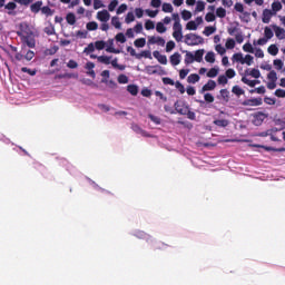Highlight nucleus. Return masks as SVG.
<instances>
[{"instance_id": "obj_1", "label": "nucleus", "mask_w": 285, "mask_h": 285, "mask_svg": "<svg viewBox=\"0 0 285 285\" xmlns=\"http://www.w3.org/2000/svg\"><path fill=\"white\" fill-rule=\"evenodd\" d=\"M186 46H199L204 43V38L202 36H197L195 33H187L185 36Z\"/></svg>"}, {"instance_id": "obj_2", "label": "nucleus", "mask_w": 285, "mask_h": 285, "mask_svg": "<svg viewBox=\"0 0 285 285\" xmlns=\"http://www.w3.org/2000/svg\"><path fill=\"white\" fill-rule=\"evenodd\" d=\"M24 31H18V37H20L22 43H26L28 48H35L37 46V42L35 38L30 37L29 32L23 33Z\"/></svg>"}, {"instance_id": "obj_3", "label": "nucleus", "mask_w": 285, "mask_h": 285, "mask_svg": "<svg viewBox=\"0 0 285 285\" xmlns=\"http://www.w3.org/2000/svg\"><path fill=\"white\" fill-rule=\"evenodd\" d=\"M267 117H268V115H266L262 111H257L256 114L253 115L252 124H254V126H262V124H264V120Z\"/></svg>"}, {"instance_id": "obj_4", "label": "nucleus", "mask_w": 285, "mask_h": 285, "mask_svg": "<svg viewBox=\"0 0 285 285\" xmlns=\"http://www.w3.org/2000/svg\"><path fill=\"white\" fill-rule=\"evenodd\" d=\"M96 19H98V21H101V23H108L110 21V12H108V10L106 9L98 11Z\"/></svg>"}, {"instance_id": "obj_5", "label": "nucleus", "mask_w": 285, "mask_h": 285, "mask_svg": "<svg viewBox=\"0 0 285 285\" xmlns=\"http://www.w3.org/2000/svg\"><path fill=\"white\" fill-rule=\"evenodd\" d=\"M148 43L150 45V46H161V47H164V46H166V40L164 39V38H161V37H159V36H150L149 38H148Z\"/></svg>"}, {"instance_id": "obj_6", "label": "nucleus", "mask_w": 285, "mask_h": 285, "mask_svg": "<svg viewBox=\"0 0 285 285\" xmlns=\"http://www.w3.org/2000/svg\"><path fill=\"white\" fill-rule=\"evenodd\" d=\"M217 88V82L215 80H208L207 83H205L202 89L200 94L204 95V92H208L210 90H215Z\"/></svg>"}, {"instance_id": "obj_7", "label": "nucleus", "mask_w": 285, "mask_h": 285, "mask_svg": "<svg viewBox=\"0 0 285 285\" xmlns=\"http://www.w3.org/2000/svg\"><path fill=\"white\" fill-rule=\"evenodd\" d=\"M174 108L175 110L178 112V115H186L188 112V106L179 102V101H176L175 105H174Z\"/></svg>"}, {"instance_id": "obj_8", "label": "nucleus", "mask_w": 285, "mask_h": 285, "mask_svg": "<svg viewBox=\"0 0 285 285\" xmlns=\"http://www.w3.org/2000/svg\"><path fill=\"white\" fill-rule=\"evenodd\" d=\"M217 99H220L222 101H225V104H228V101H230V91H228V89H220Z\"/></svg>"}, {"instance_id": "obj_9", "label": "nucleus", "mask_w": 285, "mask_h": 285, "mask_svg": "<svg viewBox=\"0 0 285 285\" xmlns=\"http://www.w3.org/2000/svg\"><path fill=\"white\" fill-rule=\"evenodd\" d=\"M114 46H115V40L109 39L107 42L106 52H111V55H119V52H121V50L116 49Z\"/></svg>"}, {"instance_id": "obj_10", "label": "nucleus", "mask_w": 285, "mask_h": 285, "mask_svg": "<svg viewBox=\"0 0 285 285\" xmlns=\"http://www.w3.org/2000/svg\"><path fill=\"white\" fill-rule=\"evenodd\" d=\"M153 56L155 57V59H157V61H159L163 66H166V63H168V58L166 57V55H161L158 50L153 52Z\"/></svg>"}, {"instance_id": "obj_11", "label": "nucleus", "mask_w": 285, "mask_h": 285, "mask_svg": "<svg viewBox=\"0 0 285 285\" xmlns=\"http://www.w3.org/2000/svg\"><path fill=\"white\" fill-rule=\"evenodd\" d=\"M43 6V1L39 0V1H36L35 3H32L30 6V11L33 13V14H39V12H41V8Z\"/></svg>"}, {"instance_id": "obj_12", "label": "nucleus", "mask_w": 285, "mask_h": 285, "mask_svg": "<svg viewBox=\"0 0 285 285\" xmlns=\"http://www.w3.org/2000/svg\"><path fill=\"white\" fill-rule=\"evenodd\" d=\"M262 98H252L243 101V106H262Z\"/></svg>"}, {"instance_id": "obj_13", "label": "nucleus", "mask_w": 285, "mask_h": 285, "mask_svg": "<svg viewBox=\"0 0 285 285\" xmlns=\"http://www.w3.org/2000/svg\"><path fill=\"white\" fill-rule=\"evenodd\" d=\"M169 61L171 66H179L181 63V55L179 52H175L169 57Z\"/></svg>"}, {"instance_id": "obj_14", "label": "nucleus", "mask_w": 285, "mask_h": 285, "mask_svg": "<svg viewBox=\"0 0 285 285\" xmlns=\"http://www.w3.org/2000/svg\"><path fill=\"white\" fill-rule=\"evenodd\" d=\"M273 11L271 9H265L263 10V18L262 21L263 23H271V19H273Z\"/></svg>"}, {"instance_id": "obj_15", "label": "nucleus", "mask_w": 285, "mask_h": 285, "mask_svg": "<svg viewBox=\"0 0 285 285\" xmlns=\"http://www.w3.org/2000/svg\"><path fill=\"white\" fill-rule=\"evenodd\" d=\"M273 30L277 37V39H285V30L282 27H277V24L273 26Z\"/></svg>"}, {"instance_id": "obj_16", "label": "nucleus", "mask_w": 285, "mask_h": 285, "mask_svg": "<svg viewBox=\"0 0 285 285\" xmlns=\"http://www.w3.org/2000/svg\"><path fill=\"white\" fill-rule=\"evenodd\" d=\"M214 126H217L218 128H227V126L230 124L228 119H216L213 121Z\"/></svg>"}, {"instance_id": "obj_17", "label": "nucleus", "mask_w": 285, "mask_h": 285, "mask_svg": "<svg viewBox=\"0 0 285 285\" xmlns=\"http://www.w3.org/2000/svg\"><path fill=\"white\" fill-rule=\"evenodd\" d=\"M194 61H197V63H202L204 61V49L196 50Z\"/></svg>"}, {"instance_id": "obj_18", "label": "nucleus", "mask_w": 285, "mask_h": 285, "mask_svg": "<svg viewBox=\"0 0 285 285\" xmlns=\"http://www.w3.org/2000/svg\"><path fill=\"white\" fill-rule=\"evenodd\" d=\"M127 92L132 95V97H137L139 95V87L137 85H129L127 86Z\"/></svg>"}, {"instance_id": "obj_19", "label": "nucleus", "mask_w": 285, "mask_h": 285, "mask_svg": "<svg viewBox=\"0 0 285 285\" xmlns=\"http://www.w3.org/2000/svg\"><path fill=\"white\" fill-rule=\"evenodd\" d=\"M111 59H112V56H98V62L105 63V66H110Z\"/></svg>"}, {"instance_id": "obj_20", "label": "nucleus", "mask_w": 285, "mask_h": 285, "mask_svg": "<svg viewBox=\"0 0 285 285\" xmlns=\"http://www.w3.org/2000/svg\"><path fill=\"white\" fill-rule=\"evenodd\" d=\"M194 61H195V55H193V52L190 51H186V55H185L186 66H190V63H194Z\"/></svg>"}, {"instance_id": "obj_21", "label": "nucleus", "mask_w": 285, "mask_h": 285, "mask_svg": "<svg viewBox=\"0 0 285 285\" xmlns=\"http://www.w3.org/2000/svg\"><path fill=\"white\" fill-rule=\"evenodd\" d=\"M202 78L197 73H190L187 77V83H197Z\"/></svg>"}, {"instance_id": "obj_22", "label": "nucleus", "mask_w": 285, "mask_h": 285, "mask_svg": "<svg viewBox=\"0 0 285 285\" xmlns=\"http://www.w3.org/2000/svg\"><path fill=\"white\" fill-rule=\"evenodd\" d=\"M41 14H46V17H52L55 14V10L50 9V7L45 6L40 9Z\"/></svg>"}, {"instance_id": "obj_23", "label": "nucleus", "mask_w": 285, "mask_h": 285, "mask_svg": "<svg viewBox=\"0 0 285 285\" xmlns=\"http://www.w3.org/2000/svg\"><path fill=\"white\" fill-rule=\"evenodd\" d=\"M66 21L67 23H69V26H75L77 23V17L75 16V13L70 12L67 14Z\"/></svg>"}, {"instance_id": "obj_24", "label": "nucleus", "mask_w": 285, "mask_h": 285, "mask_svg": "<svg viewBox=\"0 0 285 285\" xmlns=\"http://www.w3.org/2000/svg\"><path fill=\"white\" fill-rule=\"evenodd\" d=\"M267 52L269 55H272V57H277L278 52H279V48H277V45H271L268 48H267Z\"/></svg>"}, {"instance_id": "obj_25", "label": "nucleus", "mask_w": 285, "mask_h": 285, "mask_svg": "<svg viewBox=\"0 0 285 285\" xmlns=\"http://www.w3.org/2000/svg\"><path fill=\"white\" fill-rule=\"evenodd\" d=\"M232 92H233V95H236V97H242V95H245L246 91H244V89H242V87L235 85L232 88Z\"/></svg>"}, {"instance_id": "obj_26", "label": "nucleus", "mask_w": 285, "mask_h": 285, "mask_svg": "<svg viewBox=\"0 0 285 285\" xmlns=\"http://www.w3.org/2000/svg\"><path fill=\"white\" fill-rule=\"evenodd\" d=\"M87 30H89L90 32L98 30L99 29V23H97L96 21H90L86 24Z\"/></svg>"}, {"instance_id": "obj_27", "label": "nucleus", "mask_w": 285, "mask_h": 285, "mask_svg": "<svg viewBox=\"0 0 285 285\" xmlns=\"http://www.w3.org/2000/svg\"><path fill=\"white\" fill-rule=\"evenodd\" d=\"M205 61H207V63H215V52L208 51L205 56Z\"/></svg>"}, {"instance_id": "obj_28", "label": "nucleus", "mask_w": 285, "mask_h": 285, "mask_svg": "<svg viewBox=\"0 0 285 285\" xmlns=\"http://www.w3.org/2000/svg\"><path fill=\"white\" fill-rule=\"evenodd\" d=\"M136 48H144L146 46V38H138L134 41Z\"/></svg>"}, {"instance_id": "obj_29", "label": "nucleus", "mask_w": 285, "mask_h": 285, "mask_svg": "<svg viewBox=\"0 0 285 285\" xmlns=\"http://www.w3.org/2000/svg\"><path fill=\"white\" fill-rule=\"evenodd\" d=\"M250 95L257 92V95H265L266 94V87L261 86L255 89L249 90Z\"/></svg>"}, {"instance_id": "obj_30", "label": "nucleus", "mask_w": 285, "mask_h": 285, "mask_svg": "<svg viewBox=\"0 0 285 285\" xmlns=\"http://www.w3.org/2000/svg\"><path fill=\"white\" fill-rule=\"evenodd\" d=\"M216 30L217 28L215 27H205L203 35H205V37H210V35H214Z\"/></svg>"}, {"instance_id": "obj_31", "label": "nucleus", "mask_w": 285, "mask_h": 285, "mask_svg": "<svg viewBox=\"0 0 285 285\" xmlns=\"http://www.w3.org/2000/svg\"><path fill=\"white\" fill-rule=\"evenodd\" d=\"M111 26H114V28L117 30L121 29V21H119V17L111 18Z\"/></svg>"}, {"instance_id": "obj_32", "label": "nucleus", "mask_w": 285, "mask_h": 285, "mask_svg": "<svg viewBox=\"0 0 285 285\" xmlns=\"http://www.w3.org/2000/svg\"><path fill=\"white\" fill-rule=\"evenodd\" d=\"M243 50H244V52H249L250 55L255 53V49L253 48V45H250V42H246L243 46Z\"/></svg>"}, {"instance_id": "obj_33", "label": "nucleus", "mask_w": 285, "mask_h": 285, "mask_svg": "<svg viewBox=\"0 0 285 285\" xmlns=\"http://www.w3.org/2000/svg\"><path fill=\"white\" fill-rule=\"evenodd\" d=\"M218 75H219V69L217 68H212L209 72H207V77L209 79H215V77H217Z\"/></svg>"}, {"instance_id": "obj_34", "label": "nucleus", "mask_w": 285, "mask_h": 285, "mask_svg": "<svg viewBox=\"0 0 285 285\" xmlns=\"http://www.w3.org/2000/svg\"><path fill=\"white\" fill-rule=\"evenodd\" d=\"M216 17H218L219 19H224L226 17V9H224L223 7L217 8Z\"/></svg>"}, {"instance_id": "obj_35", "label": "nucleus", "mask_w": 285, "mask_h": 285, "mask_svg": "<svg viewBox=\"0 0 285 285\" xmlns=\"http://www.w3.org/2000/svg\"><path fill=\"white\" fill-rule=\"evenodd\" d=\"M233 61H236L237 63H242L243 65V61H244V55L243 53H234L233 55Z\"/></svg>"}, {"instance_id": "obj_36", "label": "nucleus", "mask_w": 285, "mask_h": 285, "mask_svg": "<svg viewBox=\"0 0 285 285\" xmlns=\"http://www.w3.org/2000/svg\"><path fill=\"white\" fill-rule=\"evenodd\" d=\"M206 10V3L202 0L197 1L196 12H204Z\"/></svg>"}, {"instance_id": "obj_37", "label": "nucleus", "mask_w": 285, "mask_h": 285, "mask_svg": "<svg viewBox=\"0 0 285 285\" xmlns=\"http://www.w3.org/2000/svg\"><path fill=\"white\" fill-rule=\"evenodd\" d=\"M264 37L267 39V41L272 37H274L273 29H271L269 27H265V29H264Z\"/></svg>"}, {"instance_id": "obj_38", "label": "nucleus", "mask_w": 285, "mask_h": 285, "mask_svg": "<svg viewBox=\"0 0 285 285\" xmlns=\"http://www.w3.org/2000/svg\"><path fill=\"white\" fill-rule=\"evenodd\" d=\"M107 43L104 40H98L95 42L96 50H104L106 48Z\"/></svg>"}, {"instance_id": "obj_39", "label": "nucleus", "mask_w": 285, "mask_h": 285, "mask_svg": "<svg viewBox=\"0 0 285 285\" xmlns=\"http://www.w3.org/2000/svg\"><path fill=\"white\" fill-rule=\"evenodd\" d=\"M225 47L227 50H233V48H235V39L228 38L225 43Z\"/></svg>"}, {"instance_id": "obj_40", "label": "nucleus", "mask_w": 285, "mask_h": 285, "mask_svg": "<svg viewBox=\"0 0 285 285\" xmlns=\"http://www.w3.org/2000/svg\"><path fill=\"white\" fill-rule=\"evenodd\" d=\"M115 39L118 43H126V36L124 35V32L117 33Z\"/></svg>"}, {"instance_id": "obj_41", "label": "nucleus", "mask_w": 285, "mask_h": 285, "mask_svg": "<svg viewBox=\"0 0 285 285\" xmlns=\"http://www.w3.org/2000/svg\"><path fill=\"white\" fill-rule=\"evenodd\" d=\"M181 18L184 19V21H189V19L193 18V13L188 10H183Z\"/></svg>"}, {"instance_id": "obj_42", "label": "nucleus", "mask_w": 285, "mask_h": 285, "mask_svg": "<svg viewBox=\"0 0 285 285\" xmlns=\"http://www.w3.org/2000/svg\"><path fill=\"white\" fill-rule=\"evenodd\" d=\"M240 81L243 83H245L246 86H249V88H255V82L254 80H249L248 78H246L245 76L242 77Z\"/></svg>"}, {"instance_id": "obj_43", "label": "nucleus", "mask_w": 285, "mask_h": 285, "mask_svg": "<svg viewBox=\"0 0 285 285\" xmlns=\"http://www.w3.org/2000/svg\"><path fill=\"white\" fill-rule=\"evenodd\" d=\"M174 86L177 88L180 95H184V92H186V87H184V85L180 81H176Z\"/></svg>"}, {"instance_id": "obj_44", "label": "nucleus", "mask_w": 285, "mask_h": 285, "mask_svg": "<svg viewBox=\"0 0 285 285\" xmlns=\"http://www.w3.org/2000/svg\"><path fill=\"white\" fill-rule=\"evenodd\" d=\"M282 2L276 1L272 3V10L273 12H279V10H282Z\"/></svg>"}, {"instance_id": "obj_45", "label": "nucleus", "mask_w": 285, "mask_h": 285, "mask_svg": "<svg viewBox=\"0 0 285 285\" xmlns=\"http://www.w3.org/2000/svg\"><path fill=\"white\" fill-rule=\"evenodd\" d=\"M253 56L246 55L245 58H243V66L246 63V66H253Z\"/></svg>"}, {"instance_id": "obj_46", "label": "nucleus", "mask_w": 285, "mask_h": 285, "mask_svg": "<svg viewBox=\"0 0 285 285\" xmlns=\"http://www.w3.org/2000/svg\"><path fill=\"white\" fill-rule=\"evenodd\" d=\"M156 30L159 35H164V32H166V26H164L163 22H157Z\"/></svg>"}, {"instance_id": "obj_47", "label": "nucleus", "mask_w": 285, "mask_h": 285, "mask_svg": "<svg viewBox=\"0 0 285 285\" xmlns=\"http://www.w3.org/2000/svg\"><path fill=\"white\" fill-rule=\"evenodd\" d=\"M216 17L214 12H208L205 16V21H207V23H212L213 21H215Z\"/></svg>"}, {"instance_id": "obj_48", "label": "nucleus", "mask_w": 285, "mask_h": 285, "mask_svg": "<svg viewBox=\"0 0 285 285\" xmlns=\"http://www.w3.org/2000/svg\"><path fill=\"white\" fill-rule=\"evenodd\" d=\"M219 86H226L228 83V78L225 75H220L217 79Z\"/></svg>"}, {"instance_id": "obj_49", "label": "nucleus", "mask_w": 285, "mask_h": 285, "mask_svg": "<svg viewBox=\"0 0 285 285\" xmlns=\"http://www.w3.org/2000/svg\"><path fill=\"white\" fill-rule=\"evenodd\" d=\"M235 75H236V72H235V69H233V68L227 69L225 72V77L227 79H234Z\"/></svg>"}, {"instance_id": "obj_50", "label": "nucleus", "mask_w": 285, "mask_h": 285, "mask_svg": "<svg viewBox=\"0 0 285 285\" xmlns=\"http://www.w3.org/2000/svg\"><path fill=\"white\" fill-rule=\"evenodd\" d=\"M45 32H46V35H48V37H52V35H55V26L50 24V26L46 27Z\"/></svg>"}, {"instance_id": "obj_51", "label": "nucleus", "mask_w": 285, "mask_h": 285, "mask_svg": "<svg viewBox=\"0 0 285 285\" xmlns=\"http://www.w3.org/2000/svg\"><path fill=\"white\" fill-rule=\"evenodd\" d=\"M117 6H119V1L112 0V1L109 3V6H108L109 12H115V9L117 8Z\"/></svg>"}, {"instance_id": "obj_52", "label": "nucleus", "mask_w": 285, "mask_h": 285, "mask_svg": "<svg viewBox=\"0 0 285 285\" xmlns=\"http://www.w3.org/2000/svg\"><path fill=\"white\" fill-rule=\"evenodd\" d=\"M274 66L277 70H283L284 69V61H282L281 59H276V60H274Z\"/></svg>"}, {"instance_id": "obj_53", "label": "nucleus", "mask_w": 285, "mask_h": 285, "mask_svg": "<svg viewBox=\"0 0 285 285\" xmlns=\"http://www.w3.org/2000/svg\"><path fill=\"white\" fill-rule=\"evenodd\" d=\"M249 75L250 77H254V79H259V77H262V72H259V69H252Z\"/></svg>"}, {"instance_id": "obj_54", "label": "nucleus", "mask_w": 285, "mask_h": 285, "mask_svg": "<svg viewBox=\"0 0 285 285\" xmlns=\"http://www.w3.org/2000/svg\"><path fill=\"white\" fill-rule=\"evenodd\" d=\"M204 99L207 104H213L215 101V97L213 96V94H205L204 95Z\"/></svg>"}, {"instance_id": "obj_55", "label": "nucleus", "mask_w": 285, "mask_h": 285, "mask_svg": "<svg viewBox=\"0 0 285 285\" xmlns=\"http://www.w3.org/2000/svg\"><path fill=\"white\" fill-rule=\"evenodd\" d=\"M267 79H269V81H277V72H275V70H271L267 75Z\"/></svg>"}, {"instance_id": "obj_56", "label": "nucleus", "mask_w": 285, "mask_h": 285, "mask_svg": "<svg viewBox=\"0 0 285 285\" xmlns=\"http://www.w3.org/2000/svg\"><path fill=\"white\" fill-rule=\"evenodd\" d=\"M175 50V41L170 40L166 45V52H173Z\"/></svg>"}, {"instance_id": "obj_57", "label": "nucleus", "mask_w": 285, "mask_h": 285, "mask_svg": "<svg viewBox=\"0 0 285 285\" xmlns=\"http://www.w3.org/2000/svg\"><path fill=\"white\" fill-rule=\"evenodd\" d=\"M67 68H70L71 70H75V68H79V63H77V61L71 59V60L68 61Z\"/></svg>"}, {"instance_id": "obj_58", "label": "nucleus", "mask_w": 285, "mask_h": 285, "mask_svg": "<svg viewBox=\"0 0 285 285\" xmlns=\"http://www.w3.org/2000/svg\"><path fill=\"white\" fill-rule=\"evenodd\" d=\"M186 28H187V30H197V22L191 20V21L187 22Z\"/></svg>"}, {"instance_id": "obj_59", "label": "nucleus", "mask_w": 285, "mask_h": 285, "mask_svg": "<svg viewBox=\"0 0 285 285\" xmlns=\"http://www.w3.org/2000/svg\"><path fill=\"white\" fill-rule=\"evenodd\" d=\"M145 28H146L147 30H155V22H154L153 20H147V21L145 22Z\"/></svg>"}, {"instance_id": "obj_60", "label": "nucleus", "mask_w": 285, "mask_h": 285, "mask_svg": "<svg viewBox=\"0 0 285 285\" xmlns=\"http://www.w3.org/2000/svg\"><path fill=\"white\" fill-rule=\"evenodd\" d=\"M126 23H132L135 21V14L132 12H128L125 18Z\"/></svg>"}, {"instance_id": "obj_61", "label": "nucleus", "mask_w": 285, "mask_h": 285, "mask_svg": "<svg viewBox=\"0 0 285 285\" xmlns=\"http://www.w3.org/2000/svg\"><path fill=\"white\" fill-rule=\"evenodd\" d=\"M173 37H174V39H176V41H181V39H184V36H183V33H181V31H174L173 32Z\"/></svg>"}, {"instance_id": "obj_62", "label": "nucleus", "mask_w": 285, "mask_h": 285, "mask_svg": "<svg viewBox=\"0 0 285 285\" xmlns=\"http://www.w3.org/2000/svg\"><path fill=\"white\" fill-rule=\"evenodd\" d=\"M163 12H173V4L170 3H163Z\"/></svg>"}, {"instance_id": "obj_63", "label": "nucleus", "mask_w": 285, "mask_h": 285, "mask_svg": "<svg viewBox=\"0 0 285 285\" xmlns=\"http://www.w3.org/2000/svg\"><path fill=\"white\" fill-rule=\"evenodd\" d=\"M118 83H128V76L121 73L118 76Z\"/></svg>"}, {"instance_id": "obj_64", "label": "nucleus", "mask_w": 285, "mask_h": 285, "mask_svg": "<svg viewBox=\"0 0 285 285\" xmlns=\"http://www.w3.org/2000/svg\"><path fill=\"white\" fill-rule=\"evenodd\" d=\"M275 96L281 98V99H284L285 98V90L284 89H276L275 90Z\"/></svg>"}]
</instances>
